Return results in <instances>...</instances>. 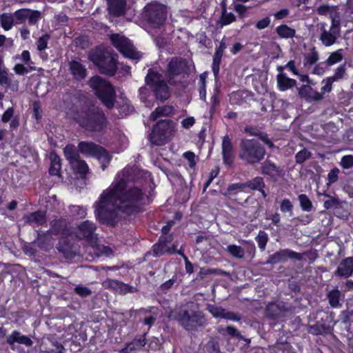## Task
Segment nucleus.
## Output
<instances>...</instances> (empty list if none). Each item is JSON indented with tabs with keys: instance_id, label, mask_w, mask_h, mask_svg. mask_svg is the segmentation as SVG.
<instances>
[{
	"instance_id": "obj_1",
	"label": "nucleus",
	"mask_w": 353,
	"mask_h": 353,
	"mask_svg": "<svg viewBox=\"0 0 353 353\" xmlns=\"http://www.w3.org/2000/svg\"><path fill=\"white\" fill-rule=\"evenodd\" d=\"M128 177L129 169L125 168L95 203V216L101 223L114 225L121 212L130 214L139 210L143 191Z\"/></svg>"
},
{
	"instance_id": "obj_2",
	"label": "nucleus",
	"mask_w": 353,
	"mask_h": 353,
	"mask_svg": "<svg viewBox=\"0 0 353 353\" xmlns=\"http://www.w3.org/2000/svg\"><path fill=\"white\" fill-rule=\"evenodd\" d=\"M68 117L87 131L101 132L106 126L103 112L94 105L85 106L81 110H72L68 113Z\"/></svg>"
},
{
	"instance_id": "obj_3",
	"label": "nucleus",
	"mask_w": 353,
	"mask_h": 353,
	"mask_svg": "<svg viewBox=\"0 0 353 353\" xmlns=\"http://www.w3.org/2000/svg\"><path fill=\"white\" fill-rule=\"evenodd\" d=\"M96 225L90 221H85L80 223L75 232V236L80 240H84L90 247H92L96 254L109 255L111 250L108 247L98 243V238L95 234Z\"/></svg>"
},
{
	"instance_id": "obj_4",
	"label": "nucleus",
	"mask_w": 353,
	"mask_h": 353,
	"mask_svg": "<svg viewBox=\"0 0 353 353\" xmlns=\"http://www.w3.org/2000/svg\"><path fill=\"white\" fill-rule=\"evenodd\" d=\"M88 85L95 95L108 108L114 106L116 93L113 86L108 81L99 76H94L90 79Z\"/></svg>"
},
{
	"instance_id": "obj_5",
	"label": "nucleus",
	"mask_w": 353,
	"mask_h": 353,
	"mask_svg": "<svg viewBox=\"0 0 353 353\" xmlns=\"http://www.w3.org/2000/svg\"><path fill=\"white\" fill-rule=\"evenodd\" d=\"M265 149L255 139H245L240 145L239 157L249 163L260 161L265 156Z\"/></svg>"
},
{
	"instance_id": "obj_6",
	"label": "nucleus",
	"mask_w": 353,
	"mask_h": 353,
	"mask_svg": "<svg viewBox=\"0 0 353 353\" xmlns=\"http://www.w3.org/2000/svg\"><path fill=\"white\" fill-rule=\"evenodd\" d=\"M331 26L329 29L326 28L327 24L325 22L319 23L320 35L319 41L325 47L334 45L341 36V22L339 17L335 13H330Z\"/></svg>"
},
{
	"instance_id": "obj_7",
	"label": "nucleus",
	"mask_w": 353,
	"mask_h": 353,
	"mask_svg": "<svg viewBox=\"0 0 353 353\" xmlns=\"http://www.w3.org/2000/svg\"><path fill=\"white\" fill-rule=\"evenodd\" d=\"M143 17L154 28L162 26L167 17L166 8L158 3H150L145 7Z\"/></svg>"
},
{
	"instance_id": "obj_8",
	"label": "nucleus",
	"mask_w": 353,
	"mask_h": 353,
	"mask_svg": "<svg viewBox=\"0 0 353 353\" xmlns=\"http://www.w3.org/2000/svg\"><path fill=\"white\" fill-rule=\"evenodd\" d=\"M174 132V124L168 120H163L153 128L150 139L152 143L162 145L171 138Z\"/></svg>"
},
{
	"instance_id": "obj_9",
	"label": "nucleus",
	"mask_w": 353,
	"mask_h": 353,
	"mask_svg": "<svg viewBox=\"0 0 353 353\" xmlns=\"http://www.w3.org/2000/svg\"><path fill=\"white\" fill-rule=\"evenodd\" d=\"M145 81L152 88L157 99L165 101L170 97L169 88L163 79L161 74L153 70H149L145 77Z\"/></svg>"
},
{
	"instance_id": "obj_10",
	"label": "nucleus",
	"mask_w": 353,
	"mask_h": 353,
	"mask_svg": "<svg viewBox=\"0 0 353 353\" xmlns=\"http://www.w3.org/2000/svg\"><path fill=\"white\" fill-rule=\"evenodd\" d=\"M170 241V236H163L161 237L159 242L153 246V252L156 256H160L165 252H169L170 254L177 253L182 256L185 264V271L188 274L193 272V265L188 260V257L184 254V250L182 247L180 250H177L176 245H173L172 247L168 245V243Z\"/></svg>"
},
{
	"instance_id": "obj_11",
	"label": "nucleus",
	"mask_w": 353,
	"mask_h": 353,
	"mask_svg": "<svg viewBox=\"0 0 353 353\" xmlns=\"http://www.w3.org/2000/svg\"><path fill=\"white\" fill-rule=\"evenodd\" d=\"M176 318L188 330H194L199 326L203 325L205 323L201 313L189 311L185 308L180 309Z\"/></svg>"
},
{
	"instance_id": "obj_12",
	"label": "nucleus",
	"mask_w": 353,
	"mask_h": 353,
	"mask_svg": "<svg viewBox=\"0 0 353 353\" xmlns=\"http://www.w3.org/2000/svg\"><path fill=\"white\" fill-rule=\"evenodd\" d=\"M112 43L121 52L125 57L131 59H139L141 57V52H138L130 41L124 36L119 34H112L110 37Z\"/></svg>"
},
{
	"instance_id": "obj_13",
	"label": "nucleus",
	"mask_w": 353,
	"mask_h": 353,
	"mask_svg": "<svg viewBox=\"0 0 353 353\" xmlns=\"http://www.w3.org/2000/svg\"><path fill=\"white\" fill-rule=\"evenodd\" d=\"M90 59L97 65L102 73L108 75H114L117 66L116 59L111 56L103 59L101 56L97 53L90 54Z\"/></svg>"
},
{
	"instance_id": "obj_14",
	"label": "nucleus",
	"mask_w": 353,
	"mask_h": 353,
	"mask_svg": "<svg viewBox=\"0 0 353 353\" xmlns=\"http://www.w3.org/2000/svg\"><path fill=\"white\" fill-rule=\"evenodd\" d=\"M185 67V62L181 59L174 58L171 59L168 65L166 72V77L170 84L174 85L176 83L175 78L184 71Z\"/></svg>"
},
{
	"instance_id": "obj_15",
	"label": "nucleus",
	"mask_w": 353,
	"mask_h": 353,
	"mask_svg": "<svg viewBox=\"0 0 353 353\" xmlns=\"http://www.w3.org/2000/svg\"><path fill=\"white\" fill-rule=\"evenodd\" d=\"M208 310L215 318H221L233 321H239L241 319L240 316L238 314L213 305H209Z\"/></svg>"
},
{
	"instance_id": "obj_16",
	"label": "nucleus",
	"mask_w": 353,
	"mask_h": 353,
	"mask_svg": "<svg viewBox=\"0 0 353 353\" xmlns=\"http://www.w3.org/2000/svg\"><path fill=\"white\" fill-rule=\"evenodd\" d=\"M299 95L310 103L320 101L323 99L322 94L307 85H303L299 89Z\"/></svg>"
},
{
	"instance_id": "obj_17",
	"label": "nucleus",
	"mask_w": 353,
	"mask_h": 353,
	"mask_svg": "<svg viewBox=\"0 0 353 353\" xmlns=\"http://www.w3.org/2000/svg\"><path fill=\"white\" fill-rule=\"evenodd\" d=\"M103 285L107 289L124 294L128 292H133V288L117 280L108 279L103 282Z\"/></svg>"
},
{
	"instance_id": "obj_18",
	"label": "nucleus",
	"mask_w": 353,
	"mask_h": 353,
	"mask_svg": "<svg viewBox=\"0 0 353 353\" xmlns=\"http://www.w3.org/2000/svg\"><path fill=\"white\" fill-rule=\"evenodd\" d=\"M7 343L10 345H13L14 343H19L24 345L26 347H30L33 345V341L30 337L22 334L17 330L12 331L7 337Z\"/></svg>"
},
{
	"instance_id": "obj_19",
	"label": "nucleus",
	"mask_w": 353,
	"mask_h": 353,
	"mask_svg": "<svg viewBox=\"0 0 353 353\" xmlns=\"http://www.w3.org/2000/svg\"><path fill=\"white\" fill-rule=\"evenodd\" d=\"M262 172L274 180L283 175V170L270 161H266L263 163Z\"/></svg>"
},
{
	"instance_id": "obj_20",
	"label": "nucleus",
	"mask_w": 353,
	"mask_h": 353,
	"mask_svg": "<svg viewBox=\"0 0 353 353\" xmlns=\"http://www.w3.org/2000/svg\"><path fill=\"white\" fill-rule=\"evenodd\" d=\"M353 272V259L351 257L343 260L339 265L336 273L343 277H349Z\"/></svg>"
},
{
	"instance_id": "obj_21",
	"label": "nucleus",
	"mask_w": 353,
	"mask_h": 353,
	"mask_svg": "<svg viewBox=\"0 0 353 353\" xmlns=\"http://www.w3.org/2000/svg\"><path fill=\"white\" fill-rule=\"evenodd\" d=\"M110 13L114 16L123 14L125 9V0H108Z\"/></svg>"
},
{
	"instance_id": "obj_22",
	"label": "nucleus",
	"mask_w": 353,
	"mask_h": 353,
	"mask_svg": "<svg viewBox=\"0 0 353 353\" xmlns=\"http://www.w3.org/2000/svg\"><path fill=\"white\" fill-rule=\"evenodd\" d=\"M222 154L223 161L228 165H230L232 162V145L230 139L225 136L222 141Z\"/></svg>"
},
{
	"instance_id": "obj_23",
	"label": "nucleus",
	"mask_w": 353,
	"mask_h": 353,
	"mask_svg": "<svg viewBox=\"0 0 353 353\" xmlns=\"http://www.w3.org/2000/svg\"><path fill=\"white\" fill-rule=\"evenodd\" d=\"M24 221L32 226H39L46 221V214L41 212H35L24 216Z\"/></svg>"
},
{
	"instance_id": "obj_24",
	"label": "nucleus",
	"mask_w": 353,
	"mask_h": 353,
	"mask_svg": "<svg viewBox=\"0 0 353 353\" xmlns=\"http://www.w3.org/2000/svg\"><path fill=\"white\" fill-rule=\"evenodd\" d=\"M78 148L83 154L89 157H95L96 154L99 152L100 146L92 142L81 141L78 145Z\"/></svg>"
},
{
	"instance_id": "obj_25",
	"label": "nucleus",
	"mask_w": 353,
	"mask_h": 353,
	"mask_svg": "<svg viewBox=\"0 0 353 353\" xmlns=\"http://www.w3.org/2000/svg\"><path fill=\"white\" fill-rule=\"evenodd\" d=\"M277 84L281 91H285L296 85V81L288 77L285 74L280 73L276 77Z\"/></svg>"
},
{
	"instance_id": "obj_26",
	"label": "nucleus",
	"mask_w": 353,
	"mask_h": 353,
	"mask_svg": "<svg viewBox=\"0 0 353 353\" xmlns=\"http://www.w3.org/2000/svg\"><path fill=\"white\" fill-rule=\"evenodd\" d=\"M70 70L73 77L77 80L83 79L87 75L86 69L77 61H72L70 63Z\"/></svg>"
},
{
	"instance_id": "obj_27",
	"label": "nucleus",
	"mask_w": 353,
	"mask_h": 353,
	"mask_svg": "<svg viewBox=\"0 0 353 353\" xmlns=\"http://www.w3.org/2000/svg\"><path fill=\"white\" fill-rule=\"evenodd\" d=\"M145 345V339L141 337L133 340L128 343L125 347L120 350L119 353H134L135 351L140 350Z\"/></svg>"
},
{
	"instance_id": "obj_28",
	"label": "nucleus",
	"mask_w": 353,
	"mask_h": 353,
	"mask_svg": "<svg viewBox=\"0 0 353 353\" xmlns=\"http://www.w3.org/2000/svg\"><path fill=\"white\" fill-rule=\"evenodd\" d=\"M50 160V167L49 173L51 175H59L61 170V159L54 152H50L49 156Z\"/></svg>"
},
{
	"instance_id": "obj_29",
	"label": "nucleus",
	"mask_w": 353,
	"mask_h": 353,
	"mask_svg": "<svg viewBox=\"0 0 353 353\" xmlns=\"http://www.w3.org/2000/svg\"><path fill=\"white\" fill-rule=\"evenodd\" d=\"M277 34L284 39L293 38L295 35L296 30L285 24L281 25L276 28Z\"/></svg>"
},
{
	"instance_id": "obj_30",
	"label": "nucleus",
	"mask_w": 353,
	"mask_h": 353,
	"mask_svg": "<svg viewBox=\"0 0 353 353\" xmlns=\"http://www.w3.org/2000/svg\"><path fill=\"white\" fill-rule=\"evenodd\" d=\"M173 112V108L169 105L159 107L151 114L150 118L156 120L160 117L169 116Z\"/></svg>"
},
{
	"instance_id": "obj_31",
	"label": "nucleus",
	"mask_w": 353,
	"mask_h": 353,
	"mask_svg": "<svg viewBox=\"0 0 353 353\" xmlns=\"http://www.w3.org/2000/svg\"><path fill=\"white\" fill-rule=\"evenodd\" d=\"M64 155L70 165L79 158L76 148L72 145H68L64 148Z\"/></svg>"
},
{
	"instance_id": "obj_32",
	"label": "nucleus",
	"mask_w": 353,
	"mask_h": 353,
	"mask_svg": "<svg viewBox=\"0 0 353 353\" xmlns=\"http://www.w3.org/2000/svg\"><path fill=\"white\" fill-rule=\"evenodd\" d=\"M69 212L77 219H83L87 215V209L81 205H70Z\"/></svg>"
},
{
	"instance_id": "obj_33",
	"label": "nucleus",
	"mask_w": 353,
	"mask_h": 353,
	"mask_svg": "<svg viewBox=\"0 0 353 353\" xmlns=\"http://www.w3.org/2000/svg\"><path fill=\"white\" fill-rule=\"evenodd\" d=\"M94 157L100 161L103 170L105 169L111 160V157L109 154L101 147L99 148V152L96 154Z\"/></svg>"
},
{
	"instance_id": "obj_34",
	"label": "nucleus",
	"mask_w": 353,
	"mask_h": 353,
	"mask_svg": "<svg viewBox=\"0 0 353 353\" xmlns=\"http://www.w3.org/2000/svg\"><path fill=\"white\" fill-rule=\"evenodd\" d=\"M0 21L4 30H10L14 24L13 16L10 14L4 13L0 17Z\"/></svg>"
},
{
	"instance_id": "obj_35",
	"label": "nucleus",
	"mask_w": 353,
	"mask_h": 353,
	"mask_svg": "<svg viewBox=\"0 0 353 353\" xmlns=\"http://www.w3.org/2000/svg\"><path fill=\"white\" fill-rule=\"evenodd\" d=\"M248 186L252 189L259 190L261 192L264 198L266 197V194L263 190L265 183L263 182V179L261 177H256L253 179L249 182Z\"/></svg>"
},
{
	"instance_id": "obj_36",
	"label": "nucleus",
	"mask_w": 353,
	"mask_h": 353,
	"mask_svg": "<svg viewBox=\"0 0 353 353\" xmlns=\"http://www.w3.org/2000/svg\"><path fill=\"white\" fill-rule=\"evenodd\" d=\"M73 170L81 174H85L88 171V166L85 161L77 159L71 164Z\"/></svg>"
},
{
	"instance_id": "obj_37",
	"label": "nucleus",
	"mask_w": 353,
	"mask_h": 353,
	"mask_svg": "<svg viewBox=\"0 0 353 353\" xmlns=\"http://www.w3.org/2000/svg\"><path fill=\"white\" fill-rule=\"evenodd\" d=\"M343 49H339L332 52L326 60L327 64L332 65L340 62L343 59Z\"/></svg>"
},
{
	"instance_id": "obj_38",
	"label": "nucleus",
	"mask_w": 353,
	"mask_h": 353,
	"mask_svg": "<svg viewBox=\"0 0 353 353\" xmlns=\"http://www.w3.org/2000/svg\"><path fill=\"white\" fill-rule=\"evenodd\" d=\"M307 331L313 335H319L327 333L328 329L324 324H315L310 325Z\"/></svg>"
},
{
	"instance_id": "obj_39",
	"label": "nucleus",
	"mask_w": 353,
	"mask_h": 353,
	"mask_svg": "<svg viewBox=\"0 0 353 353\" xmlns=\"http://www.w3.org/2000/svg\"><path fill=\"white\" fill-rule=\"evenodd\" d=\"M52 234H57V233L54 234V231H50L48 232L46 234H45L43 236H39V237L37 239V243L38 245L43 248H46L44 246V243L46 242L48 245H53V239H52Z\"/></svg>"
},
{
	"instance_id": "obj_40",
	"label": "nucleus",
	"mask_w": 353,
	"mask_h": 353,
	"mask_svg": "<svg viewBox=\"0 0 353 353\" xmlns=\"http://www.w3.org/2000/svg\"><path fill=\"white\" fill-rule=\"evenodd\" d=\"M227 251L234 257L241 259L245 254L243 248L236 245H230L227 247Z\"/></svg>"
},
{
	"instance_id": "obj_41",
	"label": "nucleus",
	"mask_w": 353,
	"mask_h": 353,
	"mask_svg": "<svg viewBox=\"0 0 353 353\" xmlns=\"http://www.w3.org/2000/svg\"><path fill=\"white\" fill-rule=\"evenodd\" d=\"M300 206L303 211L309 212L312 208V204L308 196L301 194L298 196Z\"/></svg>"
},
{
	"instance_id": "obj_42",
	"label": "nucleus",
	"mask_w": 353,
	"mask_h": 353,
	"mask_svg": "<svg viewBox=\"0 0 353 353\" xmlns=\"http://www.w3.org/2000/svg\"><path fill=\"white\" fill-rule=\"evenodd\" d=\"M341 293L338 290H333L328 294L329 303L332 307H337L339 304Z\"/></svg>"
},
{
	"instance_id": "obj_43",
	"label": "nucleus",
	"mask_w": 353,
	"mask_h": 353,
	"mask_svg": "<svg viewBox=\"0 0 353 353\" xmlns=\"http://www.w3.org/2000/svg\"><path fill=\"white\" fill-rule=\"evenodd\" d=\"M319 60V54L314 48H312L309 53L305 55V63L313 65Z\"/></svg>"
},
{
	"instance_id": "obj_44",
	"label": "nucleus",
	"mask_w": 353,
	"mask_h": 353,
	"mask_svg": "<svg viewBox=\"0 0 353 353\" xmlns=\"http://www.w3.org/2000/svg\"><path fill=\"white\" fill-rule=\"evenodd\" d=\"M317 12L320 15H325L327 14H329L330 15V13H336L339 17L334 7H331L325 4L320 6L317 8Z\"/></svg>"
},
{
	"instance_id": "obj_45",
	"label": "nucleus",
	"mask_w": 353,
	"mask_h": 353,
	"mask_svg": "<svg viewBox=\"0 0 353 353\" xmlns=\"http://www.w3.org/2000/svg\"><path fill=\"white\" fill-rule=\"evenodd\" d=\"M333 83L334 82L330 77L324 79L322 81L323 86L321 87L320 94H322L323 97L325 93H329L332 91Z\"/></svg>"
},
{
	"instance_id": "obj_46",
	"label": "nucleus",
	"mask_w": 353,
	"mask_h": 353,
	"mask_svg": "<svg viewBox=\"0 0 353 353\" xmlns=\"http://www.w3.org/2000/svg\"><path fill=\"white\" fill-rule=\"evenodd\" d=\"M32 70L33 68L31 66L28 65L26 67L21 63H17L13 68L14 72L19 75H24Z\"/></svg>"
},
{
	"instance_id": "obj_47",
	"label": "nucleus",
	"mask_w": 353,
	"mask_h": 353,
	"mask_svg": "<svg viewBox=\"0 0 353 353\" xmlns=\"http://www.w3.org/2000/svg\"><path fill=\"white\" fill-rule=\"evenodd\" d=\"M205 350L208 353H220L218 343L213 340H210L207 343Z\"/></svg>"
},
{
	"instance_id": "obj_48",
	"label": "nucleus",
	"mask_w": 353,
	"mask_h": 353,
	"mask_svg": "<svg viewBox=\"0 0 353 353\" xmlns=\"http://www.w3.org/2000/svg\"><path fill=\"white\" fill-rule=\"evenodd\" d=\"M245 187V185L241 183H234L230 185L228 188V195H232L236 194V193L239 192H242L243 190V188Z\"/></svg>"
},
{
	"instance_id": "obj_49",
	"label": "nucleus",
	"mask_w": 353,
	"mask_h": 353,
	"mask_svg": "<svg viewBox=\"0 0 353 353\" xmlns=\"http://www.w3.org/2000/svg\"><path fill=\"white\" fill-rule=\"evenodd\" d=\"M341 165L344 169H349L353 167V156L345 155L341 158Z\"/></svg>"
},
{
	"instance_id": "obj_50",
	"label": "nucleus",
	"mask_w": 353,
	"mask_h": 353,
	"mask_svg": "<svg viewBox=\"0 0 353 353\" xmlns=\"http://www.w3.org/2000/svg\"><path fill=\"white\" fill-rule=\"evenodd\" d=\"M50 36L48 34L41 37L37 41V49L40 51L45 50L48 46Z\"/></svg>"
},
{
	"instance_id": "obj_51",
	"label": "nucleus",
	"mask_w": 353,
	"mask_h": 353,
	"mask_svg": "<svg viewBox=\"0 0 353 353\" xmlns=\"http://www.w3.org/2000/svg\"><path fill=\"white\" fill-rule=\"evenodd\" d=\"M345 74V69L344 66H340L336 68L333 76L329 77L333 82L341 79Z\"/></svg>"
},
{
	"instance_id": "obj_52",
	"label": "nucleus",
	"mask_w": 353,
	"mask_h": 353,
	"mask_svg": "<svg viewBox=\"0 0 353 353\" xmlns=\"http://www.w3.org/2000/svg\"><path fill=\"white\" fill-rule=\"evenodd\" d=\"M235 16L231 12H223L221 16V24L226 26L235 20Z\"/></svg>"
},
{
	"instance_id": "obj_53",
	"label": "nucleus",
	"mask_w": 353,
	"mask_h": 353,
	"mask_svg": "<svg viewBox=\"0 0 353 353\" xmlns=\"http://www.w3.org/2000/svg\"><path fill=\"white\" fill-rule=\"evenodd\" d=\"M268 315L272 318H275L280 316L281 311L279 310L278 306L275 304H270L267 307Z\"/></svg>"
},
{
	"instance_id": "obj_54",
	"label": "nucleus",
	"mask_w": 353,
	"mask_h": 353,
	"mask_svg": "<svg viewBox=\"0 0 353 353\" xmlns=\"http://www.w3.org/2000/svg\"><path fill=\"white\" fill-rule=\"evenodd\" d=\"M310 156V152L307 150L304 149L299 152L296 154V161L298 163H302Z\"/></svg>"
},
{
	"instance_id": "obj_55",
	"label": "nucleus",
	"mask_w": 353,
	"mask_h": 353,
	"mask_svg": "<svg viewBox=\"0 0 353 353\" xmlns=\"http://www.w3.org/2000/svg\"><path fill=\"white\" fill-rule=\"evenodd\" d=\"M293 209V205L292 202L288 199H285L282 200L280 205V210L282 212H292Z\"/></svg>"
},
{
	"instance_id": "obj_56",
	"label": "nucleus",
	"mask_w": 353,
	"mask_h": 353,
	"mask_svg": "<svg viewBox=\"0 0 353 353\" xmlns=\"http://www.w3.org/2000/svg\"><path fill=\"white\" fill-rule=\"evenodd\" d=\"M40 18V12L38 11H32L29 10L28 19L30 24H35Z\"/></svg>"
},
{
	"instance_id": "obj_57",
	"label": "nucleus",
	"mask_w": 353,
	"mask_h": 353,
	"mask_svg": "<svg viewBox=\"0 0 353 353\" xmlns=\"http://www.w3.org/2000/svg\"><path fill=\"white\" fill-rule=\"evenodd\" d=\"M256 241L259 248L263 250L265 248L268 241V237L266 234L264 232L260 233L256 238Z\"/></svg>"
},
{
	"instance_id": "obj_58",
	"label": "nucleus",
	"mask_w": 353,
	"mask_h": 353,
	"mask_svg": "<svg viewBox=\"0 0 353 353\" xmlns=\"http://www.w3.org/2000/svg\"><path fill=\"white\" fill-rule=\"evenodd\" d=\"M285 256L283 254V250L276 252L274 254L270 256V261L272 263H279L285 261Z\"/></svg>"
},
{
	"instance_id": "obj_59",
	"label": "nucleus",
	"mask_w": 353,
	"mask_h": 353,
	"mask_svg": "<svg viewBox=\"0 0 353 353\" xmlns=\"http://www.w3.org/2000/svg\"><path fill=\"white\" fill-rule=\"evenodd\" d=\"M283 254H284L285 260L288 258L294 259H296V260H300L302 258L301 254L295 252L290 250H283Z\"/></svg>"
},
{
	"instance_id": "obj_60",
	"label": "nucleus",
	"mask_w": 353,
	"mask_h": 353,
	"mask_svg": "<svg viewBox=\"0 0 353 353\" xmlns=\"http://www.w3.org/2000/svg\"><path fill=\"white\" fill-rule=\"evenodd\" d=\"M29 13V10L27 9H21L17 10L14 15L17 19H18L19 21H23L26 19H28V15Z\"/></svg>"
},
{
	"instance_id": "obj_61",
	"label": "nucleus",
	"mask_w": 353,
	"mask_h": 353,
	"mask_svg": "<svg viewBox=\"0 0 353 353\" xmlns=\"http://www.w3.org/2000/svg\"><path fill=\"white\" fill-rule=\"evenodd\" d=\"M225 330H226L227 333L230 336H231L232 337H236L239 339H243V337L242 336V335L241 334L239 331L238 330H236L235 327H234L232 326H228Z\"/></svg>"
},
{
	"instance_id": "obj_62",
	"label": "nucleus",
	"mask_w": 353,
	"mask_h": 353,
	"mask_svg": "<svg viewBox=\"0 0 353 353\" xmlns=\"http://www.w3.org/2000/svg\"><path fill=\"white\" fill-rule=\"evenodd\" d=\"M74 291L77 294L83 297L90 295L91 293V291L88 288L80 285L76 286Z\"/></svg>"
},
{
	"instance_id": "obj_63",
	"label": "nucleus",
	"mask_w": 353,
	"mask_h": 353,
	"mask_svg": "<svg viewBox=\"0 0 353 353\" xmlns=\"http://www.w3.org/2000/svg\"><path fill=\"white\" fill-rule=\"evenodd\" d=\"M9 83V79L8 77V69L6 68L0 69V84L7 85Z\"/></svg>"
},
{
	"instance_id": "obj_64",
	"label": "nucleus",
	"mask_w": 353,
	"mask_h": 353,
	"mask_svg": "<svg viewBox=\"0 0 353 353\" xmlns=\"http://www.w3.org/2000/svg\"><path fill=\"white\" fill-rule=\"evenodd\" d=\"M14 114V110L12 108H8L5 112L3 114L1 121L4 123H7L11 120Z\"/></svg>"
}]
</instances>
